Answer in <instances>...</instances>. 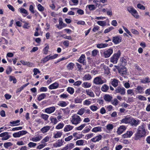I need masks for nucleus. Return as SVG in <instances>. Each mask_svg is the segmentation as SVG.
Instances as JSON below:
<instances>
[{"label": "nucleus", "mask_w": 150, "mask_h": 150, "mask_svg": "<svg viewBox=\"0 0 150 150\" xmlns=\"http://www.w3.org/2000/svg\"><path fill=\"white\" fill-rule=\"evenodd\" d=\"M41 117L45 120H47L48 119L49 116L46 114H42L41 115Z\"/></svg>", "instance_id": "13d9d810"}, {"label": "nucleus", "mask_w": 150, "mask_h": 150, "mask_svg": "<svg viewBox=\"0 0 150 150\" xmlns=\"http://www.w3.org/2000/svg\"><path fill=\"white\" fill-rule=\"evenodd\" d=\"M13 136L15 138L19 137H21L20 132H15L13 134Z\"/></svg>", "instance_id": "680f3d73"}, {"label": "nucleus", "mask_w": 150, "mask_h": 150, "mask_svg": "<svg viewBox=\"0 0 150 150\" xmlns=\"http://www.w3.org/2000/svg\"><path fill=\"white\" fill-rule=\"evenodd\" d=\"M61 110H62L64 112V113L65 114H68L70 111V110L69 108H67L65 109L61 108Z\"/></svg>", "instance_id": "3c124183"}, {"label": "nucleus", "mask_w": 150, "mask_h": 150, "mask_svg": "<svg viewBox=\"0 0 150 150\" xmlns=\"http://www.w3.org/2000/svg\"><path fill=\"white\" fill-rule=\"evenodd\" d=\"M33 71L34 72L33 75H36L38 73H40V71L38 69L34 68L33 70Z\"/></svg>", "instance_id": "0e129e2a"}, {"label": "nucleus", "mask_w": 150, "mask_h": 150, "mask_svg": "<svg viewBox=\"0 0 150 150\" xmlns=\"http://www.w3.org/2000/svg\"><path fill=\"white\" fill-rule=\"evenodd\" d=\"M113 49L112 48H110L105 51L103 52V55H104L105 58H107L110 56L111 54L113 53Z\"/></svg>", "instance_id": "0eeeda50"}, {"label": "nucleus", "mask_w": 150, "mask_h": 150, "mask_svg": "<svg viewBox=\"0 0 150 150\" xmlns=\"http://www.w3.org/2000/svg\"><path fill=\"white\" fill-rule=\"evenodd\" d=\"M28 147L31 148L35 146L36 145V144L32 142H30L28 144Z\"/></svg>", "instance_id": "774afa93"}, {"label": "nucleus", "mask_w": 150, "mask_h": 150, "mask_svg": "<svg viewBox=\"0 0 150 150\" xmlns=\"http://www.w3.org/2000/svg\"><path fill=\"white\" fill-rule=\"evenodd\" d=\"M97 23L102 26H104L106 25V22L105 21H99L97 22Z\"/></svg>", "instance_id": "c9c22d12"}, {"label": "nucleus", "mask_w": 150, "mask_h": 150, "mask_svg": "<svg viewBox=\"0 0 150 150\" xmlns=\"http://www.w3.org/2000/svg\"><path fill=\"white\" fill-rule=\"evenodd\" d=\"M20 122V120H17L13 121L12 122H10V124H15L14 125H11L12 126H17L19 125L20 124H17L18 123H19Z\"/></svg>", "instance_id": "37998d69"}, {"label": "nucleus", "mask_w": 150, "mask_h": 150, "mask_svg": "<svg viewBox=\"0 0 150 150\" xmlns=\"http://www.w3.org/2000/svg\"><path fill=\"white\" fill-rule=\"evenodd\" d=\"M121 55V52L120 50L117 51V53L114 54L111 57L110 61L114 63H117L118 60Z\"/></svg>", "instance_id": "7ed1b4c3"}, {"label": "nucleus", "mask_w": 150, "mask_h": 150, "mask_svg": "<svg viewBox=\"0 0 150 150\" xmlns=\"http://www.w3.org/2000/svg\"><path fill=\"white\" fill-rule=\"evenodd\" d=\"M84 143L83 140H79L76 142V144L77 145H83Z\"/></svg>", "instance_id": "5fc2aeb1"}, {"label": "nucleus", "mask_w": 150, "mask_h": 150, "mask_svg": "<svg viewBox=\"0 0 150 150\" xmlns=\"http://www.w3.org/2000/svg\"><path fill=\"white\" fill-rule=\"evenodd\" d=\"M125 129L126 127L125 126H121L118 128V129L117 131V133L118 134L120 135L122 134V133Z\"/></svg>", "instance_id": "4468645a"}, {"label": "nucleus", "mask_w": 150, "mask_h": 150, "mask_svg": "<svg viewBox=\"0 0 150 150\" xmlns=\"http://www.w3.org/2000/svg\"><path fill=\"white\" fill-rule=\"evenodd\" d=\"M66 146H67L68 149H69L70 150L74 147V144L72 143H70L67 144Z\"/></svg>", "instance_id": "6e6d98bb"}, {"label": "nucleus", "mask_w": 150, "mask_h": 150, "mask_svg": "<svg viewBox=\"0 0 150 150\" xmlns=\"http://www.w3.org/2000/svg\"><path fill=\"white\" fill-rule=\"evenodd\" d=\"M92 77L91 75L89 74H85L83 78V81H88L91 80Z\"/></svg>", "instance_id": "a211bd4d"}, {"label": "nucleus", "mask_w": 150, "mask_h": 150, "mask_svg": "<svg viewBox=\"0 0 150 150\" xmlns=\"http://www.w3.org/2000/svg\"><path fill=\"white\" fill-rule=\"evenodd\" d=\"M104 99L107 102H110L112 99V96L108 94H106L103 96Z\"/></svg>", "instance_id": "ddd939ff"}, {"label": "nucleus", "mask_w": 150, "mask_h": 150, "mask_svg": "<svg viewBox=\"0 0 150 150\" xmlns=\"http://www.w3.org/2000/svg\"><path fill=\"white\" fill-rule=\"evenodd\" d=\"M9 80L10 81H13V83H16L17 82V79L14 77L10 76H9Z\"/></svg>", "instance_id": "49530a36"}, {"label": "nucleus", "mask_w": 150, "mask_h": 150, "mask_svg": "<svg viewBox=\"0 0 150 150\" xmlns=\"http://www.w3.org/2000/svg\"><path fill=\"white\" fill-rule=\"evenodd\" d=\"M137 7L138 8L142 10H144L145 9V6L142 5L140 4H138L137 5Z\"/></svg>", "instance_id": "69168bd1"}, {"label": "nucleus", "mask_w": 150, "mask_h": 150, "mask_svg": "<svg viewBox=\"0 0 150 150\" xmlns=\"http://www.w3.org/2000/svg\"><path fill=\"white\" fill-rule=\"evenodd\" d=\"M114 29V28L113 27H110L106 29L105 30L104 32V33H108Z\"/></svg>", "instance_id": "603ef678"}, {"label": "nucleus", "mask_w": 150, "mask_h": 150, "mask_svg": "<svg viewBox=\"0 0 150 150\" xmlns=\"http://www.w3.org/2000/svg\"><path fill=\"white\" fill-rule=\"evenodd\" d=\"M82 101V99L78 97H77L74 99V103H81Z\"/></svg>", "instance_id": "de8ad7c7"}, {"label": "nucleus", "mask_w": 150, "mask_h": 150, "mask_svg": "<svg viewBox=\"0 0 150 150\" xmlns=\"http://www.w3.org/2000/svg\"><path fill=\"white\" fill-rule=\"evenodd\" d=\"M130 117H125L124 119H122L121 121L122 123H124L125 124L129 123V120Z\"/></svg>", "instance_id": "473e14b6"}, {"label": "nucleus", "mask_w": 150, "mask_h": 150, "mask_svg": "<svg viewBox=\"0 0 150 150\" xmlns=\"http://www.w3.org/2000/svg\"><path fill=\"white\" fill-rule=\"evenodd\" d=\"M108 44L107 43L103 44L101 43L100 44H98L97 45V47L99 48H103L106 47H108Z\"/></svg>", "instance_id": "412c9836"}, {"label": "nucleus", "mask_w": 150, "mask_h": 150, "mask_svg": "<svg viewBox=\"0 0 150 150\" xmlns=\"http://www.w3.org/2000/svg\"><path fill=\"white\" fill-rule=\"evenodd\" d=\"M142 137H143L141 135L137 132L135 134L134 139L135 140H137L140 139Z\"/></svg>", "instance_id": "7c9ffc66"}, {"label": "nucleus", "mask_w": 150, "mask_h": 150, "mask_svg": "<svg viewBox=\"0 0 150 150\" xmlns=\"http://www.w3.org/2000/svg\"><path fill=\"white\" fill-rule=\"evenodd\" d=\"M74 127L70 125H67L65 127L64 130L65 132H68L73 129Z\"/></svg>", "instance_id": "f3484780"}, {"label": "nucleus", "mask_w": 150, "mask_h": 150, "mask_svg": "<svg viewBox=\"0 0 150 150\" xmlns=\"http://www.w3.org/2000/svg\"><path fill=\"white\" fill-rule=\"evenodd\" d=\"M42 138V137L41 136L37 137H33L32 138L31 140L33 142H37L40 141Z\"/></svg>", "instance_id": "2f4dec72"}, {"label": "nucleus", "mask_w": 150, "mask_h": 150, "mask_svg": "<svg viewBox=\"0 0 150 150\" xmlns=\"http://www.w3.org/2000/svg\"><path fill=\"white\" fill-rule=\"evenodd\" d=\"M86 124H83L80 126L76 127L75 128V130H82L83 128L86 126Z\"/></svg>", "instance_id": "4c0bfd02"}, {"label": "nucleus", "mask_w": 150, "mask_h": 150, "mask_svg": "<svg viewBox=\"0 0 150 150\" xmlns=\"http://www.w3.org/2000/svg\"><path fill=\"white\" fill-rule=\"evenodd\" d=\"M111 84L114 87H116L118 85V80L116 79H112Z\"/></svg>", "instance_id": "6ab92c4d"}, {"label": "nucleus", "mask_w": 150, "mask_h": 150, "mask_svg": "<svg viewBox=\"0 0 150 150\" xmlns=\"http://www.w3.org/2000/svg\"><path fill=\"white\" fill-rule=\"evenodd\" d=\"M87 6H88V8L90 11L94 10L96 8V6H95V5L93 4L88 5Z\"/></svg>", "instance_id": "79ce46f5"}, {"label": "nucleus", "mask_w": 150, "mask_h": 150, "mask_svg": "<svg viewBox=\"0 0 150 150\" xmlns=\"http://www.w3.org/2000/svg\"><path fill=\"white\" fill-rule=\"evenodd\" d=\"M77 12L78 14L81 15H82L84 14V11L83 10L79 8H78V9L77 11Z\"/></svg>", "instance_id": "052dcab7"}, {"label": "nucleus", "mask_w": 150, "mask_h": 150, "mask_svg": "<svg viewBox=\"0 0 150 150\" xmlns=\"http://www.w3.org/2000/svg\"><path fill=\"white\" fill-rule=\"evenodd\" d=\"M12 71V68L11 67H8L6 70V73L7 74H10Z\"/></svg>", "instance_id": "338daca9"}, {"label": "nucleus", "mask_w": 150, "mask_h": 150, "mask_svg": "<svg viewBox=\"0 0 150 150\" xmlns=\"http://www.w3.org/2000/svg\"><path fill=\"white\" fill-rule=\"evenodd\" d=\"M111 103L113 105L116 106L118 104L119 101L116 98H114L113 100H111Z\"/></svg>", "instance_id": "ea45409f"}, {"label": "nucleus", "mask_w": 150, "mask_h": 150, "mask_svg": "<svg viewBox=\"0 0 150 150\" xmlns=\"http://www.w3.org/2000/svg\"><path fill=\"white\" fill-rule=\"evenodd\" d=\"M127 11L131 14L134 17L138 18L139 17V15L137 14V11L133 7H128L127 8Z\"/></svg>", "instance_id": "20e7f679"}, {"label": "nucleus", "mask_w": 150, "mask_h": 150, "mask_svg": "<svg viewBox=\"0 0 150 150\" xmlns=\"http://www.w3.org/2000/svg\"><path fill=\"white\" fill-rule=\"evenodd\" d=\"M55 107L52 106L47 108L45 109V112L49 114H51L54 112L55 110Z\"/></svg>", "instance_id": "f8f14e48"}, {"label": "nucleus", "mask_w": 150, "mask_h": 150, "mask_svg": "<svg viewBox=\"0 0 150 150\" xmlns=\"http://www.w3.org/2000/svg\"><path fill=\"white\" fill-rule=\"evenodd\" d=\"M122 40V38L120 35H117L112 37V41L115 44L120 43Z\"/></svg>", "instance_id": "6e6552de"}, {"label": "nucleus", "mask_w": 150, "mask_h": 150, "mask_svg": "<svg viewBox=\"0 0 150 150\" xmlns=\"http://www.w3.org/2000/svg\"><path fill=\"white\" fill-rule=\"evenodd\" d=\"M86 92L87 94L90 97H94V94L93 93L89 90H86Z\"/></svg>", "instance_id": "72a5a7b5"}, {"label": "nucleus", "mask_w": 150, "mask_h": 150, "mask_svg": "<svg viewBox=\"0 0 150 150\" xmlns=\"http://www.w3.org/2000/svg\"><path fill=\"white\" fill-rule=\"evenodd\" d=\"M19 9H20V12L21 13H23L26 14V15H23L24 17H25L28 14V11L25 9L24 8H20Z\"/></svg>", "instance_id": "5701e85b"}, {"label": "nucleus", "mask_w": 150, "mask_h": 150, "mask_svg": "<svg viewBox=\"0 0 150 150\" xmlns=\"http://www.w3.org/2000/svg\"><path fill=\"white\" fill-rule=\"evenodd\" d=\"M90 108L91 110L93 111H96L98 109V108L97 107V106L94 105H92L90 107Z\"/></svg>", "instance_id": "4d7b16f0"}, {"label": "nucleus", "mask_w": 150, "mask_h": 150, "mask_svg": "<svg viewBox=\"0 0 150 150\" xmlns=\"http://www.w3.org/2000/svg\"><path fill=\"white\" fill-rule=\"evenodd\" d=\"M59 87V84L56 82H55L50 85L48 88L50 89H55Z\"/></svg>", "instance_id": "dca6fc26"}, {"label": "nucleus", "mask_w": 150, "mask_h": 150, "mask_svg": "<svg viewBox=\"0 0 150 150\" xmlns=\"http://www.w3.org/2000/svg\"><path fill=\"white\" fill-rule=\"evenodd\" d=\"M132 126H137L139 124V120H136L133 118L130 117L129 123Z\"/></svg>", "instance_id": "9b49d317"}, {"label": "nucleus", "mask_w": 150, "mask_h": 150, "mask_svg": "<svg viewBox=\"0 0 150 150\" xmlns=\"http://www.w3.org/2000/svg\"><path fill=\"white\" fill-rule=\"evenodd\" d=\"M70 121L72 124L77 125L81 121V118L76 114H74L71 116Z\"/></svg>", "instance_id": "f257e3e1"}, {"label": "nucleus", "mask_w": 150, "mask_h": 150, "mask_svg": "<svg viewBox=\"0 0 150 150\" xmlns=\"http://www.w3.org/2000/svg\"><path fill=\"white\" fill-rule=\"evenodd\" d=\"M115 66L118 71L119 73L123 75L127 74V70L125 66L122 65L121 64H119L118 66Z\"/></svg>", "instance_id": "f03ea898"}, {"label": "nucleus", "mask_w": 150, "mask_h": 150, "mask_svg": "<svg viewBox=\"0 0 150 150\" xmlns=\"http://www.w3.org/2000/svg\"><path fill=\"white\" fill-rule=\"evenodd\" d=\"M125 89L123 87L119 86L115 91V93H120L122 95H124L125 93Z\"/></svg>", "instance_id": "39448f33"}, {"label": "nucleus", "mask_w": 150, "mask_h": 150, "mask_svg": "<svg viewBox=\"0 0 150 150\" xmlns=\"http://www.w3.org/2000/svg\"><path fill=\"white\" fill-rule=\"evenodd\" d=\"M62 135V132H57L54 136V137L55 138H58L60 137Z\"/></svg>", "instance_id": "bf43d9fd"}, {"label": "nucleus", "mask_w": 150, "mask_h": 150, "mask_svg": "<svg viewBox=\"0 0 150 150\" xmlns=\"http://www.w3.org/2000/svg\"><path fill=\"white\" fill-rule=\"evenodd\" d=\"M67 91L71 95L73 94L74 91V88L70 87L67 88Z\"/></svg>", "instance_id": "cd10ccee"}, {"label": "nucleus", "mask_w": 150, "mask_h": 150, "mask_svg": "<svg viewBox=\"0 0 150 150\" xmlns=\"http://www.w3.org/2000/svg\"><path fill=\"white\" fill-rule=\"evenodd\" d=\"M46 97V95L45 93H42L39 95L38 98V100L39 101H40L44 99Z\"/></svg>", "instance_id": "393cba45"}, {"label": "nucleus", "mask_w": 150, "mask_h": 150, "mask_svg": "<svg viewBox=\"0 0 150 150\" xmlns=\"http://www.w3.org/2000/svg\"><path fill=\"white\" fill-rule=\"evenodd\" d=\"M63 24V22L62 21V18H59V25L57 26V28L59 29H61L62 28V24Z\"/></svg>", "instance_id": "a878e982"}, {"label": "nucleus", "mask_w": 150, "mask_h": 150, "mask_svg": "<svg viewBox=\"0 0 150 150\" xmlns=\"http://www.w3.org/2000/svg\"><path fill=\"white\" fill-rule=\"evenodd\" d=\"M120 61L121 62V64L122 65L125 66L127 64V61L126 60L124 57H122L120 59Z\"/></svg>", "instance_id": "58836bf2"}, {"label": "nucleus", "mask_w": 150, "mask_h": 150, "mask_svg": "<svg viewBox=\"0 0 150 150\" xmlns=\"http://www.w3.org/2000/svg\"><path fill=\"white\" fill-rule=\"evenodd\" d=\"M85 110H86L84 108H81L78 110L77 114L81 115L84 113Z\"/></svg>", "instance_id": "a18cd8bd"}, {"label": "nucleus", "mask_w": 150, "mask_h": 150, "mask_svg": "<svg viewBox=\"0 0 150 150\" xmlns=\"http://www.w3.org/2000/svg\"><path fill=\"white\" fill-rule=\"evenodd\" d=\"M64 124L63 123H60L55 127L56 129H59L63 128L64 126Z\"/></svg>", "instance_id": "a19ab883"}, {"label": "nucleus", "mask_w": 150, "mask_h": 150, "mask_svg": "<svg viewBox=\"0 0 150 150\" xmlns=\"http://www.w3.org/2000/svg\"><path fill=\"white\" fill-rule=\"evenodd\" d=\"M58 105L61 107H64L66 106L67 105V103L64 101H61Z\"/></svg>", "instance_id": "e2e57ef3"}, {"label": "nucleus", "mask_w": 150, "mask_h": 150, "mask_svg": "<svg viewBox=\"0 0 150 150\" xmlns=\"http://www.w3.org/2000/svg\"><path fill=\"white\" fill-rule=\"evenodd\" d=\"M133 132L131 131H127V132L122 135V137L123 138H130L133 134Z\"/></svg>", "instance_id": "2eb2a0df"}, {"label": "nucleus", "mask_w": 150, "mask_h": 150, "mask_svg": "<svg viewBox=\"0 0 150 150\" xmlns=\"http://www.w3.org/2000/svg\"><path fill=\"white\" fill-rule=\"evenodd\" d=\"M93 83L97 85H100L103 84L104 82L100 77H96L93 80Z\"/></svg>", "instance_id": "1a4fd4ad"}, {"label": "nucleus", "mask_w": 150, "mask_h": 150, "mask_svg": "<svg viewBox=\"0 0 150 150\" xmlns=\"http://www.w3.org/2000/svg\"><path fill=\"white\" fill-rule=\"evenodd\" d=\"M49 49V46L48 45H47L46 47H45L44 49H43V51L44 52V54H47L48 53V50Z\"/></svg>", "instance_id": "8fccbe9b"}, {"label": "nucleus", "mask_w": 150, "mask_h": 150, "mask_svg": "<svg viewBox=\"0 0 150 150\" xmlns=\"http://www.w3.org/2000/svg\"><path fill=\"white\" fill-rule=\"evenodd\" d=\"M91 86V83L86 82H84L82 85V86L85 88H89Z\"/></svg>", "instance_id": "c85d7f7f"}, {"label": "nucleus", "mask_w": 150, "mask_h": 150, "mask_svg": "<svg viewBox=\"0 0 150 150\" xmlns=\"http://www.w3.org/2000/svg\"><path fill=\"white\" fill-rule=\"evenodd\" d=\"M149 80V77H146L144 78L141 79L140 82L142 83L145 84L146 83H149L148 80Z\"/></svg>", "instance_id": "f704fd0d"}, {"label": "nucleus", "mask_w": 150, "mask_h": 150, "mask_svg": "<svg viewBox=\"0 0 150 150\" xmlns=\"http://www.w3.org/2000/svg\"><path fill=\"white\" fill-rule=\"evenodd\" d=\"M12 144L10 142H6L4 144V146L6 148H8L9 147L12 146Z\"/></svg>", "instance_id": "09e8293b"}, {"label": "nucleus", "mask_w": 150, "mask_h": 150, "mask_svg": "<svg viewBox=\"0 0 150 150\" xmlns=\"http://www.w3.org/2000/svg\"><path fill=\"white\" fill-rule=\"evenodd\" d=\"M50 129V126H45L42 127L40 129L41 131L43 133H45L49 131Z\"/></svg>", "instance_id": "aec40b11"}, {"label": "nucleus", "mask_w": 150, "mask_h": 150, "mask_svg": "<svg viewBox=\"0 0 150 150\" xmlns=\"http://www.w3.org/2000/svg\"><path fill=\"white\" fill-rule=\"evenodd\" d=\"M109 86L105 84L102 86L101 88V90L104 92H106L109 89Z\"/></svg>", "instance_id": "b1692460"}, {"label": "nucleus", "mask_w": 150, "mask_h": 150, "mask_svg": "<svg viewBox=\"0 0 150 150\" xmlns=\"http://www.w3.org/2000/svg\"><path fill=\"white\" fill-rule=\"evenodd\" d=\"M106 129L109 131L112 130L114 126L112 124H108L106 126Z\"/></svg>", "instance_id": "c03bdc74"}, {"label": "nucleus", "mask_w": 150, "mask_h": 150, "mask_svg": "<svg viewBox=\"0 0 150 150\" xmlns=\"http://www.w3.org/2000/svg\"><path fill=\"white\" fill-rule=\"evenodd\" d=\"M74 63L70 62L67 65V67L68 69L72 70L74 68Z\"/></svg>", "instance_id": "e433bc0d"}, {"label": "nucleus", "mask_w": 150, "mask_h": 150, "mask_svg": "<svg viewBox=\"0 0 150 150\" xmlns=\"http://www.w3.org/2000/svg\"><path fill=\"white\" fill-rule=\"evenodd\" d=\"M137 132L143 137L145 136L146 135V132L145 128L142 125L138 127Z\"/></svg>", "instance_id": "423d86ee"}, {"label": "nucleus", "mask_w": 150, "mask_h": 150, "mask_svg": "<svg viewBox=\"0 0 150 150\" xmlns=\"http://www.w3.org/2000/svg\"><path fill=\"white\" fill-rule=\"evenodd\" d=\"M50 120L51 121V122L52 123L53 125L56 124L58 122L56 118L53 117V116H51L50 118Z\"/></svg>", "instance_id": "bb28decb"}, {"label": "nucleus", "mask_w": 150, "mask_h": 150, "mask_svg": "<svg viewBox=\"0 0 150 150\" xmlns=\"http://www.w3.org/2000/svg\"><path fill=\"white\" fill-rule=\"evenodd\" d=\"M37 7L38 10L40 11H43L44 10V8L40 4H39L38 5Z\"/></svg>", "instance_id": "864d4df0"}, {"label": "nucleus", "mask_w": 150, "mask_h": 150, "mask_svg": "<svg viewBox=\"0 0 150 150\" xmlns=\"http://www.w3.org/2000/svg\"><path fill=\"white\" fill-rule=\"evenodd\" d=\"M136 90L139 93H142L144 92V89L143 87L140 86H138L136 88Z\"/></svg>", "instance_id": "c756f323"}, {"label": "nucleus", "mask_w": 150, "mask_h": 150, "mask_svg": "<svg viewBox=\"0 0 150 150\" xmlns=\"http://www.w3.org/2000/svg\"><path fill=\"white\" fill-rule=\"evenodd\" d=\"M86 57L85 55L83 54L81 55L79 58L78 59L77 61L80 63L82 64L83 65L86 64V61L85 60Z\"/></svg>", "instance_id": "9d476101"}, {"label": "nucleus", "mask_w": 150, "mask_h": 150, "mask_svg": "<svg viewBox=\"0 0 150 150\" xmlns=\"http://www.w3.org/2000/svg\"><path fill=\"white\" fill-rule=\"evenodd\" d=\"M92 132H98L102 131V127H97L93 128L91 130Z\"/></svg>", "instance_id": "4be33fe9"}]
</instances>
